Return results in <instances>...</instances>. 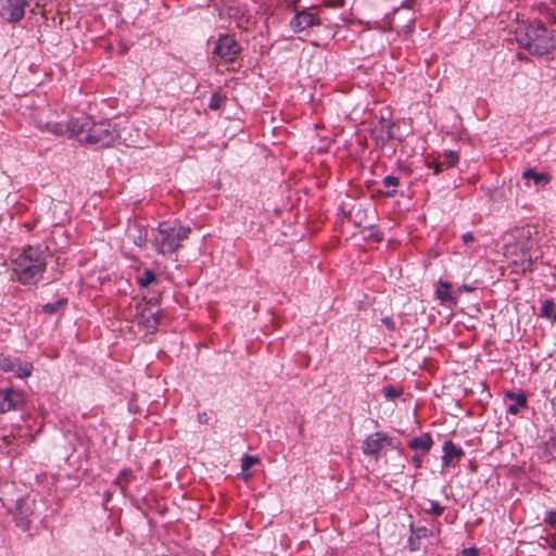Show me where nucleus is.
I'll return each instance as SVG.
<instances>
[{
    "label": "nucleus",
    "mask_w": 556,
    "mask_h": 556,
    "mask_svg": "<svg viewBox=\"0 0 556 556\" xmlns=\"http://www.w3.org/2000/svg\"><path fill=\"white\" fill-rule=\"evenodd\" d=\"M370 137L375 141L376 149H383L393 138L392 123L381 117L379 124L370 130Z\"/></svg>",
    "instance_id": "10"
},
{
    "label": "nucleus",
    "mask_w": 556,
    "mask_h": 556,
    "mask_svg": "<svg viewBox=\"0 0 556 556\" xmlns=\"http://www.w3.org/2000/svg\"><path fill=\"white\" fill-rule=\"evenodd\" d=\"M382 440H383V446L388 445L393 450L400 448V444H401L400 441H397L395 438L389 437L386 432H384V437L382 438Z\"/></svg>",
    "instance_id": "33"
},
{
    "label": "nucleus",
    "mask_w": 556,
    "mask_h": 556,
    "mask_svg": "<svg viewBox=\"0 0 556 556\" xmlns=\"http://www.w3.org/2000/svg\"><path fill=\"white\" fill-rule=\"evenodd\" d=\"M33 505L34 503H30L27 497H20L15 502L14 521L16 527L24 531H27L30 527V517L34 514Z\"/></svg>",
    "instance_id": "9"
},
{
    "label": "nucleus",
    "mask_w": 556,
    "mask_h": 556,
    "mask_svg": "<svg viewBox=\"0 0 556 556\" xmlns=\"http://www.w3.org/2000/svg\"><path fill=\"white\" fill-rule=\"evenodd\" d=\"M75 122H77V118H71L66 123L48 122L46 124V128H47L48 131H50V132H52L54 135L68 134V137L76 138V131L74 129L75 127H73V124H76Z\"/></svg>",
    "instance_id": "14"
},
{
    "label": "nucleus",
    "mask_w": 556,
    "mask_h": 556,
    "mask_svg": "<svg viewBox=\"0 0 556 556\" xmlns=\"http://www.w3.org/2000/svg\"><path fill=\"white\" fill-rule=\"evenodd\" d=\"M443 160V166L446 167H455L459 161L458 153L453 150L445 151L442 155Z\"/></svg>",
    "instance_id": "27"
},
{
    "label": "nucleus",
    "mask_w": 556,
    "mask_h": 556,
    "mask_svg": "<svg viewBox=\"0 0 556 556\" xmlns=\"http://www.w3.org/2000/svg\"><path fill=\"white\" fill-rule=\"evenodd\" d=\"M554 309H555V302H554V300L553 299H546L542 303L541 316L545 317V318H548V319H552Z\"/></svg>",
    "instance_id": "29"
},
{
    "label": "nucleus",
    "mask_w": 556,
    "mask_h": 556,
    "mask_svg": "<svg viewBox=\"0 0 556 556\" xmlns=\"http://www.w3.org/2000/svg\"><path fill=\"white\" fill-rule=\"evenodd\" d=\"M258 463V458L251 455H244L241 463V476L244 480H248L251 477L249 469Z\"/></svg>",
    "instance_id": "23"
},
{
    "label": "nucleus",
    "mask_w": 556,
    "mask_h": 556,
    "mask_svg": "<svg viewBox=\"0 0 556 556\" xmlns=\"http://www.w3.org/2000/svg\"><path fill=\"white\" fill-rule=\"evenodd\" d=\"M383 395L389 401H394L395 399L400 397L402 394V391L396 389L395 387L389 384L383 388L382 390Z\"/></svg>",
    "instance_id": "31"
},
{
    "label": "nucleus",
    "mask_w": 556,
    "mask_h": 556,
    "mask_svg": "<svg viewBox=\"0 0 556 556\" xmlns=\"http://www.w3.org/2000/svg\"><path fill=\"white\" fill-rule=\"evenodd\" d=\"M226 101H227L226 96H224L219 92H214L210 99L208 108L212 111H217L225 105Z\"/></svg>",
    "instance_id": "25"
},
{
    "label": "nucleus",
    "mask_w": 556,
    "mask_h": 556,
    "mask_svg": "<svg viewBox=\"0 0 556 556\" xmlns=\"http://www.w3.org/2000/svg\"><path fill=\"white\" fill-rule=\"evenodd\" d=\"M135 476L128 468L123 469L114 481V484L121 489V492L126 495L128 484L134 480Z\"/></svg>",
    "instance_id": "20"
},
{
    "label": "nucleus",
    "mask_w": 556,
    "mask_h": 556,
    "mask_svg": "<svg viewBox=\"0 0 556 556\" xmlns=\"http://www.w3.org/2000/svg\"><path fill=\"white\" fill-rule=\"evenodd\" d=\"M16 357L10 355H0V370L5 372H12L15 368Z\"/></svg>",
    "instance_id": "26"
},
{
    "label": "nucleus",
    "mask_w": 556,
    "mask_h": 556,
    "mask_svg": "<svg viewBox=\"0 0 556 556\" xmlns=\"http://www.w3.org/2000/svg\"><path fill=\"white\" fill-rule=\"evenodd\" d=\"M12 265L18 282L36 285L47 268L46 249L28 245L12 260Z\"/></svg>",
    "instance_id": "1"
},
{
    "label": "nucleus",
    "mask_w": 556,
    "mask_h": 556,
    "mask_svg": "<svg viewBox=\"0 0 556 556\" xmlns=\"http://www.w3.org/2000/svg\"><path fill=\"white\" fill-rule=\"evenodd\" d=\"M242 51L233 35L222 34L214 42L212 50L213 58H217L225 64L233 63Z\"/></svg>",
    "instance_id": "5"
},
{
    "label": "nucleus",
    "mask_w": 556,
    "mask_h": 556,
    "mask_svg": "<svg viewBox=\"0 0 556 556\" xmlns=\"http://www.w3.org/2000/svg\"><path fill=\"white\" fill-rule=\"evenodd\" d=\"M327 5L330 8H343L345 5V0H328Z\"/></svg>",
    "instance_id": "40"
},
{
    "label": "nucleus",
    "mask_w": 556,
    "mask_h": 556,
    "mask_svg": "<svg viewBox=\"0 0 556 556\" xmlns=\"http://www.w3.org/2000/svg\"><path fill=\"white\" fill-rule=\"evenodd\" d=\"M25 404V393L13 388L0 389V414L21 409Z\"/></svg>",
    "instance_id": "7"
},
{
    "label": "nucleus",
    "mask_w": 556,
    "mask_h": 556,
    "mask_svg": "<svg viewBox=\"0 0 556 556\" xmlns=\"http://www.w3.org/2000/svg\"><path fill=\"white\" fill-rule=\"evenodd\" d=\"M433 440L430 433L428 432L422 433L419 437H415L408 442L409 448L414 451H421L424 453H428L431 450Z\"/></svg>",
    "instance_id": "19"
},
{
    "label": "nucleus",
    "mask_w": 556,
    "mask_h": 556,
    "mask_svg": "<svg viewBox=\"0 0 556 556\" xmlns=\"http://www.w3.org/2000/svg\"><path fill=\"white\" fill-rule=\"evenodd\" d=\"M522 178L526 180H532L536 188H544L552 180L549 174L544 172H536L534 168H528L522 173Z\"/></svg>",
    "instance_id": "16"
},
{
    "label": "nucleus",
    "mask_w": 556,
    "mask_h": 556,
    "mask_svg": "<svg viewBox=\"0 0 556 556\" xmlns=\"http://www.w3.org/2000/svg\"><path fill=\"white\" fill-rule=\"evenodd\" d=\"M413 463L415 464L416 467H421V463H422V458L420 455L418 454H415L412 458Z\"/></svg>",
    "instance_id": "44"
},
{
    "label": "nucleus",
    "mask_w": 556,
    "mask_h": 556,
    "mask_svg": "<svg viewBox=\"0 0 556 556\" xmlns=\"http://www.w3.org/2000/svg\"><path fill=\"white\" fill-rule=\"evenodd\" d=\"M384 432L376 431L374 434L368 435L362 444V452L371 456L375 459H378L380 451L383 448V440Z\"/></svg>",
    "instance_id": "12"
},
{
    "label": "nucleus",
    "mask_w": 556,
    "mask_h": 556,
    "mask_svg": "<svg viewBox=\"0 0 556 556\" xmlns=\"http://www.w3.org/2000/svg\"><path fill=\"white\" fill-rule=\"evenodd\" d=\"M148 241L147 230L142 229L141 227H137L136 233L132 235V242L139 247L142 248L146 245Z\"/></svg>",
    "instance_id": "28"
},
{
    "label": "nucleus",
    "mask_w": 556,
    "mask_h": 556,
    "mask_svg": "<svg viewBox=\"0 0 556 556\" xmlns=\"http://www.w3.org/2000/svg\"><path fill=\"white\" fill-rule=\"evenodd\" d=\"M73 127L76 131V139L83 144H90L97 148H108L119 137L115 125L109 119L93 121L90 116L77 118Z\"/></svg>",
    "instance_id": "2"
},
{
    "label": "nucleus",
    "mask_w": 556,
    "mask_h": 556,
    "mask_svg": "<svg viewBox=\"0 0 556 556\" xmlns=\"http://www.w3.org/2000/svg\"><path fill=\"white\" fill-rule=\"evenodd\" d=\"M299 0H292L290 5L294 7L295 14L290 21V27L294 33L303 31L309 27L320 25V18L316 13L311 12L308 9H296Z\"/></svg>",
    "instance_id": "6"
},
{
    "label": "nucleus",
    "mask_w": 556,
    "mask_h": 556,
    "mask_svg": "<svg viewBox=\"0 0 556 556\" xmlns=\"http://www.w3.org/2000/svg\"><path fill=\"white\" fill-rule=\"evenodd\" d=\"M451 288L452 285L450 282L440 280L435 291L437 298L441 301V304L448 307L456 305V299L450 292Z\"/></svg>",
    "instance_id": "17"
},
{
    "label": "nucleus",
    "mask_w": 556,
    "mask_h": 556,
    "mask_svg": "<svg viewBox=\"0 0 556 556\" xmlns=\"http://www.w3.org/2000/svg\"><path fill=\"white\" fill-rule=\"evenodd\" d=\"M430 507L428 509H425L426 514L433 515L435 517H439L443 514L444 507L441 506L437 501L429 500Z\"/></svg>",
    "instance_id": "32"
},
{
    "label": "nucleus",
    "mask_w": 556,
    "mask_h": 556,
    "mask_svg": "<svg viewBox=\"0 0 556 556\" xmlns=\"http://www.w3.org/2000/svg\"><path fill=\"white\" fill-rule=\"evenodd\" d=\"M15 368L12 372L15 374L18 378H26L31 375L34 369L33 364L30 362L22 361L20 357H16Z\"/></svg>",
    "instance_id": "21"
},
{
    "label": "nucleus",
    "mask_w": 556,
    "mask_h": 556,
    "mask_svg": "<svg viewBox=\"0 0 556 556\" xmlns=\"http://www.w3.org/2000/svg\"><path fill=\"white\" fill-rule=\"evenodd\" d=\"M26 0H1L0 17L9 23H17L25 15Z\"/></svg>",
    "instance_id": "8"
},
{
    "label": "nucleus",
    "mask_w": 556,
    "mask_h": 556,
    "mask_svg": "<svg viewBox=\"0 0 556 556\" xmlns=\"http://www.w3.org/2000/svg\"><path fill=\"white\" fill-rule=\"evenodd\" d=\"M462 241H463V242H464V244H466V245L470 244L471 242H473V241H475V236H473V233H472V232H470V231H469V232H465V233H463V236H462Z\"/></svg>",
    "instance_id": "39"
},
{
    "label": "nucleus",
    "mask_w": 556,
    "mask_h": 556,
    "mask_svg": "<svg viewBox=\"0 0 556 556\" xmlns=\"http://www.w3.org/2000/svg\"><path fill=\"white\" fill-rule=\"evenodd\" d=\"M160 305V298L159 296H152L148 300H146V303L142 307H148L151 309L153 306Z\"/></svg>",
    "instance_id": "36"
},
{
    "label": "nucleus",
    "mask_w": 556,
    "mask_h": 556,
    "mask_svg": "<svg viewBox=\"0 0 556 556\" xmlns=\"http://www.w3.org/2000/svg\"><path fill=\"white\" fill-rule=\"evenodd\" d=\"M526 270H529V271L533 270V268H532V260L531 258L528 260L527 265L523 267V271H526Z\"/></svg>",
    "instance_id": "45"
},
{
    "label": "nucleus",
    "mask_w": 556,
    "mask_h": 556,
    "mask_svg": "<svg viewBox=\"0 0 556 556\" xmlns=\"http://www.w3.org/2000/svg\"><path fill=\"white\" fill-rule=\"evenodd\" d=\"M198 421L200 424H206L208 421V417L206 413H199L198 414Z\"/></svg>",
    "instance_id": "43"
},
{
    "label": "nucleus",
    "mask_w": 556,
    "mask_h": 556,
    "mask_svg": "<svg viewBox=\"0 0 556 556\" xmlns=\"http://www.w3.org/2000/svg\"><path fill=\"white\" fill-rule=\"evenodd\" d=\"M443 456H442V466L443 468H447L454 465L455 460H459L465 452L462 447L457 446L453 441L446 440L443 444Z\"/></svg>",
    "instance_id": "13"
},
{
    "label": "nucleus",
    "mask_w": 556,
    "mask_h": 556,
    "mask_svg": "<svg viewBox=\"0 0 556 556\" xmlns=\"http://www.w3.org/2000/svg\"><path fill=\"white\" fill-rule=\"evenodd\" d=\"M382 185L387 190H376L377 195L381 198H394L396 195V188L400 185L399 177L388 175L382 179Z\"/></svg>",
    "instance_id": "18"
},
{
    "label": "nucleus",
    "mask_w": 556,
    "mask_h": 556,
    "mask_svg": "<svg viewBox=\"0 0 556 556\" xmlns=\"http://www.w3.org/2000/svg\"><path fill=\"white\" fill-rule=\"evenodd\" d=\"M381 323L387 327V329L391 331L395 330V323L391 317L381 318Z\"/></svg>",
    "instance_id": "37"
},
{
    "label": "nucleus",
    "mask_w": 556,
    "mask_h": 556,
    "mask_svg": "<svg viewBox=\"0 0 556 556\" xmlns=\"http://www.w3.org/2000/svg\"><path fill=\"white\" fill-rule=\"evenodd\" d=\"M67 298H61L54 303H47L42 306L43 313L48 315H53L64 308L67 304Z\"/></svg>",
    "instance_id": "24"
},
{
    "label": "nucleus",
    "mask_w": 556,
    "mask_h": 556,
    "mask_svg": "<svg viewBox=\"0 0 556 556\" xmlns=\"http://www.w3.org/2000/svg\"><path fill=\"white\" fill-rule=\"evenodd\" d=\"M552 320L556 321V308L554 309V313H553V316H552Z\"/></svg>",
    "instance_id": "46"
},
{
    "label": "nucleus",
    "mask_w": 556,
    "mask_h": 556,
    "mask_svg": "<svg viewBox=\"0 0 556 556\" xmlns=\"http://www.w3.org/2000/svg\"><path fill=\"white\" fill-rule=\"evenodd\" d=\"M462 554L463 556H477L478 549L476 547L464 548Z\"/></svg>",
    "instance_id": "42"
},
{
    "label": "nucleus",
    "mask_w": 556,
    "mask_h": 556,
    "mask_svg": "<svg viewBox=\"0 0 556 556\" xmlns=\"http://www.w3.org/2000/svg\"><path fill=\"white\" fill-rule=\"evenodd\" d=\"M545 522L552 527L556 526V511H549L546 515Z\"/></svg>",
    "instance_id": "38"
},
{
    "label": "nucleus",
    "mask_w": 556,
    "mask_h": 556,
    "mask_svg": "<svg viewBox=\"0 0 556 556\" xmlns=\"http://www.w3.org/2000/svg\"><path fill=\"white\" fill-rule=\"evenodd\" d=\"M427 166L433 169V174L438 175L443 170V162L433 160L432 162H428Z\"/></svg>",
    "instance_id": "35"
},
{
    "label": "nucleus",
    "mask_w": 556,
    "mask_h": 556,
    "mask_svg": "<svg viewBox=\"0 0 556 556\" xmlns=\"http://www.w3.org/2000/svg\"><path fill=\"white\" fill-rule=\"evenodd\" d=\"M516 39L520 47L533 55L542 56L554 49V37L540 21L519 26Z\"/></svg>",
    "instance_id": "3"
},
{
    "label": "nucleus",
    "mask_w": 556,
    "mask_h": 556,
    "mask_svg": "<svg viewBox=\"0 0 556 556\" xmlns=\"http://www.w3.org/2000/svg\"><path fill=\"white\" fill-rule=\"evenodd\" d=\"M505 399L514 402V404L507 407V413L511 415H517L520 407H527L528 405L526 393L522 390L518 392L507 391L505 392Z\"/></svg>",
    "instance_id": "15"
},
{
    "label": "nucleus",
    "mask_w": 556,
    "mask_h": 556,
    "mask_svg": "<svg viewBox=\"0 0 556 556\" xmlns=\"http://www.w3.org/2000/svg\"><path fill=\"white\" fill-rule=\"evenodd\" d=\"M157 281V276L155 273L149 268H146L143 273L137 277V283L140 288H147L151 283Z\"/></svg>",
    "instance_id": "22"
},
{
    "label": "nucleus",
    "mask_w": 556,
    "mask_h": 556,
    "mask_svg": "<svg viewBox=\"0 0 556 556\" xmlns=\"http://www.w3.org/2000/svg\"><path fill=\"white\" fill-rule=\"evenodd\" d=\"M415 3V0H405L402 2L401 7L395 8L393 13L397 12L400 9H412Z\"/></svg>",
    "instance_id": "41"
},
{
    "label": "nucleus",
    "mask_w": 556,
    "mask_h": 556,
    "mask_svg": "<svg viewBox=\"0 0 556 556\" xmlns=\"http://www.w3.org/2000/svg\"><path fill=\"white\" fill-rule=\"evenodd\" d=\"M410 532L415 534L419 540L426 539L432 535V531L428 529L427 527H414L412 523L409 526Z\"/></svg>",
    "instance_id": "30"
},
{
    "label": "nucleus",
    "mask_w": 556,
    "mask_h": 556,
    "mask_svg": "<svg viewBox=\"0 0 556 556\" xmlns=\"http://www.w3.org/2000/svg\"><path fill=\"white\" fill-rule=\"evenodd\" d=\"M407 545L412 552L418 551L420 549V540L415 534L412 533V535L407 540Z\"/></svg>",
    "instance_id": "34"
},
{
    "label": "nucleus",
    "mask_w": 556,
    "mask_h": 556,
    "mask_svg": "<svg viewBox=\"0 0 556 556\" xmlns=\"http://www.w3.org/2000/svg\"><path fill=\"white\" fill-rule=\"evenodd\" d=\"M191 228L180 225L178 222H163L157 227V235L152 239V245L159 254L174 253L180 248V242L186 240Z\"/></svg>",
    "instance_id": "4"
},
{
    "label": "nucleus",
    "mask_w": 556,
    "mask_h": 556,
    "mask_svg": "<svg viewBox=\"0 0 556 556\" xmlns=\"http://www.w3.org/2000/svg\"><path fill=\"white\" fill-rule=\"evenodd\" d=\"M136 309L138 323L150 332L156 331L161 320V309L152 312L148 307H141L140 304L136 306Z\"/></svg>",
    "instance_id": "11"
}]
</instances>
